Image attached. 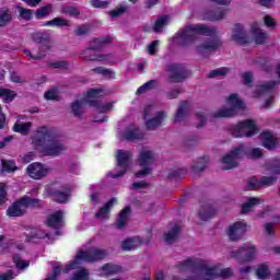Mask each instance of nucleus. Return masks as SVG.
I'll list each match as a JSON object with an SVG mask.
<instances>
[{
    "mask_svg": "<svg viewBox=\"0 0 280 280\" xmlns=\"http://www.w3.org/2000/svg\"><path fill=\"white\" fill-rule=\"evenodd\" d=\"M32 144L45 156H60L62 152H67V145L47 127L37 128L32 137Z\"/></svg>",
    "mask_w": 280,
    "mask_h": 280,
    "instance_id": "f257e3e1",
    "label": "nucleus"
},
{
    "mask_svg": "<svg viewBox=\"0 0 280 280\" xmlns=\"http://www.w3.org/2000/svg\"><path fill=\"white\" fill-rule=\"evenodd\" d=\"M215 32H218L215 27L209 28V26L203 24H188L176 33V38H179L180 47H187L198 40L196 34L201 36H214Z\"/></svg>",
    "mask_w": 280,
    "mask_h": 280,
    "instance_id": "f03ea898",
    "label": "nucleus"
},
{
    "mask_svg": "<svg viewBox=\"0 0 280 280\" xmlns=\"http://www.w3.org/2000/svg\"><path fill=\"white\" fill-rule=\"evenodd\" d=\"M113 43V37L106 35L103 37H94L90 40L88 48L82 50L81 58L84 60H90L91 62H106L110 55L100 54L106 45Z\"/></svg>",
    "mask_w": 280,
    "mask_h": 280,
    "instance_id": "7ed1b4c3",
    "label": "nucleus"
},
{
    "mask_svg": "<svg viewBox=\"0 0 280 280\" xmlns=\"http://www.w3.org/2000/svg\"><path fill=\"white\" fill-rule=\"evenodd\" d=\"M242 154H246L248 159H261V156H264L261 149L254 148L249 151H244V144H241L222 158V163L225 165L223 170H234V167H238L240 164L237 163V160Z\"/></svg>",
    "mask_w": 280,
    "mask_h": 280,
    "instance_id": "20e7f679",
    "label": "nucleus"
},
{
    "mask_svg": "<svg viewBox=\"0 0 280 280\" xmlns=\"http://www.w3.org/2000/svg\"><path fill=\"white\" fill-rule=\"evenodd\" d=\"M33 43L42 44V46L38 47V51L36 54H33L30 49H24L23 54L27 58H31V60H43L47 57V51L51 50V35L49 33H33L31 35Z\"/></svg>",
    "mask_w": 280,
    "mask_h": 280,
    "instance_id": "39448f33",
    "label": "nucleus"
},
{
    "mask_svg": "<svg viewBox=\"0 0 280 280\" xmlns=\"http://www.w3.org/2000/svg\"><path fill=\"white\" fill-rule=\"evenodd\" d=\"M228 104H230L232 107L218 109L212 114L213 119L235 117V115H237V110H245L246 108L244 101H242L237 94H231L228 98Z\"/></svg>",
    "mask_w": 280,
    "mask_h": 280,
    "instance_id": "423d86ee",
    "label": "nucleus"
},
{
    "mask_svg": "<svg viewBox=\"0 0 280 280\" xmlns=\"http://www.w3.org/2000/svg\"><path fill=\"white\" fill-rule=\"evenodd\" d=\"M231 132L232 137L240 139L243 137H255V135H259V129H257L255 120L246 119L232 127Z\"/></svg>",
    "mask_w": 280,
    "mask_h": 280,
    "instance_id": "0eeeda50",
    "label": "nucleus"
},
{
    "mask_svg": "<svg viewBox=\"0 0 280 280\" xmlns=\"http://www.w3.org/2000/svg\"><path fill=\"white\" fill-rule=\"evenodd\" d=\"M108 257V252L106 249L91 247L86 250H79L75 259L79 261H89L90 264H95L106 259Z\"/></svg>",
    "mask_w": 280,
    "mask_h": 280,
    "instance_id": "6e6552de",
    "label": "nucleus"
},
{
    "mask_svg": "<svg viewBox=\"0 0 280 280\" xmlns=\"http://www.w3.org/2000/svg\"><path fill=\"white\" fill-rule=\"evenodd\" d=\"M231 257L237 259L240 264H250L257 258V247L255 245L245 244L237 250L231 253Z\"/></svg>",
    "mask_w": 280,
    "mask_h": 280,
    "instance_id": "1a4fd4ad",
    "label": "nucleus"
},
{
    "mask_svg": "<svg viewBox=\"0 0 280 280\" xmlns=\"http://www.w3.org/2000/svg\"><path fill=\"white\" fill-rule=\"evenodd\" d=\"M117 167H120V171L115 174H109L112 178H121V176H125L128 172V168L130 167V162L132 161V153L124 150L117 151Z\"/></svg>",
    "mask_w": 280,
    "mask_h": 280,
    "instance_id": "9d476101",
    "label": "nucleus"
},
{
    "mask_svg": "<svg viewBox=\"0 0 280 280\" xmlns=\"http://www.w3.org/2000/svg\"><path fill=\"white\" fill-rule=\"evenodd\" d=\"M166 71L171 73L168 82H173V84H178L187 80V68L183 63H170L166 66Z\"/></svg>",
    "mask_w": 280,
    "mask_h": 280,
    "instance_id": "9b49d317",
    "label": "nucleus"
},
{
    "mask_svg": "<svg viewBox=\"0 0 280 280\" xmlns=\"http://www.w3.org/2000/svg\"><path fill=\"white\" fill-rule=\"evenodd\" d=\"M138 162L143 170L138 171L135 174L136 178L148 176V174H150V165L154 163V153L150 150H142L138 156Z\"/></svg>",
    "mask_w": 280,
    "mask_h": 280,
    "instance_id": "f8f14e48",
    "label": "nucleus"
},
{
    "mask_svg": "<svg viewBox=\"0 0 280 280\" xmlns=\"http://www.w3.org/2000/svg\"><path fill=\"white\" fill-rule=\"evenodd\" d=\"M177 268L179 270H183L185 268H189L190 270H200L203 272V275H211L213 272V269H209V266L205 264L202 260H194L191 258H187L186 260H183L178 262Z\"/></svg>",
    "mask_w": 280,
    "mask_h": 280,
    "instance_id": "ddd939ff",
    "label": "nucleus"
},
{
    "mask_svg": "<svg viewBox=\"0 0 280 280\" xmlns=\"http://www.w3.org/2000/svg\"><path fill=\"white\" fill-rule=\"evenodd\" d=\"M220 47H222V39H220V37H214L207 39L201 45L197 46V51L199 55H201L202 58H207V54L218 51Z\"/></svg>",
    "mask_w": 280,
    "mask_h": 280,
    "instance_id": "4468645a",
    "label": "nucleus"
},
{
    "mask_svg": "<svg viewBox=\"0 0 280 280\" xmlns=\"http://www.w3.org/2000/svg\"><path fill=\"white\" fill-rule=\"evenodd\" d=\"M26 174L30 178H33V180H40L49 174V168L45 167L42 163L35 162L27 166Z\"/></svg>",
    "mask_w": 280,
    "mask_h": 280,
    "instance_id": "2eb2a0df",
    "label": "nucleus"
},
{
    "mask_svg": "<svg viewBox=\"0 0 280 280\" xmlns=\"http://www.w3.org/2000/svg\"><path fill=\"white\" fill-rule=\"evenodd\" d=\"M49 196L54 202H58L59 205H67L71 196V187L69 185H63L58 189L51 190Z\"/></svg>",
    "mask_w": 280,
    "mask_h": 280,
    "instance_id": "dca6fc26",
    "label": "nucleus"
},
{
    "mask_svg": "<svg viewBox=\"0 0 280 280\" xmlns=\"http://www.w3.org/2000/svg\"><path fill=\"white\" fill-rule=\"evenodd\" d=\"M150 117V109H144L143 112V119H144V126L147 130H156V128H160V126L163 124V119H165V113L164 112H158L155 117L148 119Z\"/></svg>",
    "mask_w": 280,
    "mask_h": 280,
    "instance_id": "f3484780",
    "label": "nucleus"
},
{
    "mask_svg": "<svg viewBox=\"0 0 280 280\" xmlns=\"http://www.w3.org/2000/svg\"><path fill=\"white\" fill-rule=\"evenodd\" d=\"M245 233H246V223L242 221H237L233 223L228 229V236L230 237L231 242H237V240H242Z\"/></svg>",
    "mask_w": 280,
    "mask_h": 280,
    "instance_id": "a211bd4d",
    "label": "nucleus"
},
{
    "mask_svg": "<svg viewBox=\"0 0 280 280\" xmlns=\"http://www.w3.org/2000/svg\"><path fill=\"white\" fill-rule=\"evenodd\" d=\"M232 40L237 45H248L250 44V39L246 34V30H244V25L235 24L232 34Z\"/></svg>",
    "mask_w": 280,
    "mask_h": 280,
    "instance_id": "6ab92c4d",
    "label": "nucleus"
},
{
    "mask_svg": "<svg viewBox=\"0 0 280 280\" xmlns=\"http://www.w3.org/2000/svg\"><path fill=\"white\" fill-rule=\"evenodd\" d=\"M208 270H212L211 273H206V278L203 280H211V279H218V277H221L222 279H230V277H233V269L225 268L221 269L218 268V266L208 267Z\"/></svg>",
    "mask_w": 280,
    "mask_h": 280,
    "instance_id": "aec40b11",
    "label": "nucleus"
},
{
    "mask_svg": "<svg viewBox=\"0 0 280 280\" xmlns=\"http://www.w3.org/2000/svg\"><path fill=\"white\" fill-rule=\"evenodd\" d=\"M217 210L211 206V203L205 201L200 205L198 217L202 222H208V220H213L215 218Z\"/></svg>",
    "mask_w": 280,
    "mask_h": 280,
    "instance_id": "412c9836",
    "label": "nucleus"
},
{
    "mask_svg": "<svg viewBox=\"0 0 280 280\" xmlns=\"http://www.w3.org/2000/svg\"><path fill=\"white\" fill-rule=\"evenodd\" d=\"M122 137L126 141L135 143V141H143L145 139V132L141 131V129L137 126L127 129Z\"/></svg>",
    "mask_w": 280,
    "mask_h": 280,
    "instance_id": "4be33fe9",
    "label": "nucleus"
},
{
    "mask_svg": "<svg viewBox=\"0 0 280 280\" xmlns=\"http://www.w3.org/2000/svg\"><path fill=\"white\" fill-rule=\"evenodd\" d=\"M47 225L50 226V229H62V226H65V212L58 210L49 214Z\"/></svg>",
    "mask_w": 280,
    "mask_h": 280,
    "instance_id": "5701e85b",
    "label": "nucleus"
},
{
    "mask_svg": "<svg viewBox=\"0 0 280 280\" xmlns=\"http://www.w3.org/2000/svg\"><path fill=\"white\" fill-rule=\"evenodd\" d=\"M261 144L266 150H277V139L269 130L261 132Z\"/></svg>",
    "mask_w": 280,
    "mask_h": 280,
    "instance_id": "b1692460",
    "label": "nucleus"
},
{
    "mask_svg": "<svg viewBox=\"0 0 280 280\" xmlns=\"http://www.w3.org/2000/svg\"><path fill=\"white\" fill-rule=\"evenodd\" d=\"M25 205H23V201L20 199L8 208L7 215H9V218H21V215L25 214Z\"/></svg>",
    "mask_w": 280,
    "mask_h": 280,
    "instance_id": "393cba45",
    "label": "nucleus"
},
{
    "mask_svg": "<svg viewBox=\"0 0 280 280\" xmlns=\"http://www.w3.org/2000/svg\"><path fill=\"white\" fill-rule=\"evenodd\" d=\"M14 21V14L8 7L0 8V27H8Z\"/></svg>",
    "mask_w": 280,
    "mask_h": 280,
    "instance_id": "a878e982",
    "label": "nucleus"
},
{
    "mask_svg": "<svg viewBox=\"0 0 280 280\" xmlns=\"http://www.w3.org/2000/svg\"><path fill=\"white\" fill-rule=\"evenodd\" d=\"M252 32L254 34V40H255L256 45H264V43H266V40H268V33L261 31V28H259L257 22H255L252 25Z\"/></svg>",
    "mask_w": 280,
    "mask_h": 280,
    "instance_id": "bb28decb",
    "label": "nucleus"
},
{
    "mask_svg": "<svg viewBox=\"0 0 280 280\" xmlns=\"http://www.w3.org/2000/svg\"><path fill=\"white\" fill-rule=\"evenodd\" d=\"M132 209L130 206H126L118 214L116 220V228L117 229H126V224H128V218L131 213Z\"/></svg>",
    "mask_w": 280,
    "mask_h": 280,
    "instance_id": "cd10ccee",
    "label": "nucleus"
},
{
    "mask_svg": "<svg viewBox=\"0 0 280 280\" xmlns=\"http://www.w3.org/2000/svg\"><path fill=\"white\" fill-rule=\"evenodd\" d=\"M88 105L91 108H96L97 113H108V110H112L114 104L113 103H106L102 104V101L100 100H88Z\"/></svg>",
    "mask_w": 280,
    "mask_h": 280,
    "instance_id": "c85d7f7f",
    "label": "nucleus"
},
{
    "mask_svg": "<svg viewBox=\"0 0 280 280\" xmlns=\"http://www.w3.org/2000/svg\"><path fill=\"white\" fill-rule=\"evenodd\" d=\"M33 122H21V120H18L13 126V131L19 132L20 135H23L26 137V135H30V131L32 130Z\"/></svg>",
    "mask_w": 280,
    "mask_h": 280,
    "instance_id": "c756f323",
    "label": "nucleus"
},
{
    "mask_svg": "<svg viewBox=\"0 0 280 280\" xmlns=\"http://www.w3.org/2000/svg\"><path fill=\"white\" fill-rule=\"evenodd\" d=\"M207 165H209V156L203 155L199 158L197 162L191 166L194 174H202L203 170H207Z\"/></svg>",
    "mask_w": 280,
    "mask_h": 280,
    "instance_id": "7c9ffc66",
    "label": "nucleus"
},
{
    "mask_svg": "<svg viewBox=\"0 0 280 280\" xmlns=\"http://www.w3.org/2000/svg\"><path fill=\"white\" fill-rule=\"evenodd\" d=\"M115 205V198L109 199L98 211L95 213V218L106 220L108 213H110V206Z\"/></svg>",
    "mask_w": 280,
    "mask_h": 280,
    "instance_id": "2f4dec72",
    "label": "nucleus"
},
{
    "mask_svg": "<svg viewBox=\"0 0 280 280\" xmlns=\"http://www.w3.org/2000/svg\"><path fill=\"white\" fill-rule=\"evenodd\" d=\"M178 235H180V225H174L165 235L164 240L166 244H174L176 240H178Z\"/></svg>",
    "mask_w": 280,
    "mask_h": 280,
    "instance_id": "473e14b6",
    "label": "nucleus"
},
{
    "mask_svg": "<svg viewBox=\"0 0 280 280\" xmlns=\"http://www.w3.org/2000/svg\"><path fill=\"white\" fill-rule=\"evenodd\" d=\"M188 108H189V103L187 101H183L179 103L177 113L175 114V117H174L175 124L183 121V119L185 118V113H187Z\"/></svg>",
    "mask_w": 280,
    "mask_h": 280,
    "instance_id": "72a5a7b5",
    "label": "nucleus"
},
{
    "mask_svg": "<svg viewBox=\"0 0 280 280\" xmlns=\"http://www.w3.org/2000/svg\"><path fill=\"white\" fill-rule=\"evenodd\" d=\"M256 276L258 279H268L270 277V265L268 262H261L257 266Z\"/></svg>",
    "mask_w": 280,
    "mask_h": 280,
    "instance_id": "f704fd0d",
    "label": "nucleus"
},
{
    "mask_svg": "<svg viewBox=\"0 0 280 280\" xmlns=\"http://www.w3.org/2000/svg\"><path fill=\"white\" fill-rule=\"evenodd\" d=\"M261 202L260 198L252 197L247 200V202L242 205L241 213H250L253 211V207H257Z\"/></svg>",
    "mask_w": 280,
    "mask_h": 280,
    "instance_id": "c9c22d12",
    "label": "nucleus"
},
{
    "mask_svg": "<svg viewBox=\"0 0 280 280\" xmlns=\"http://www.w3.org/2000/svg\"><path fill=\"white\" fill-rule=\"evenodd\" d=\"M275 86H277V81H267L257 88L258 95H264L265 93H272L275 91Z\"/></svg>",
    "mask_w": 280,
    "mask_h": 280,
    "instance_id": "e433bc0d",
    "label": "nucleus"
},
{
    "mask_svg": "<svg viewBox=\"0 0 280 280\" xmlns=\"http://www.w3.org/2000/svg\"><path fill=\"white\" fill-rule=\"evenodd\" d=\"M52 12H54V4L48 3L37 9L35 12V16L36 19H45L49 16V14H51Z\"/></svg>",
    "mask_w": 280,
    "mask_h": 280,
    "instance_id": "4c0bfd02",
    "label": "nucleus"
},
{
    "mask_svg": "<svg viewBox=\"0 0 280 280\" xmlns=\"http://www.w3.org/2000/svg\"><path fill=\"white\" fill-rule=\"evenodd\" d=\"M44 25L50 27H69V20H65V18H55L45 22Z\"/></svg>",
    "mask_w": 280,
    "mask_h": 280,
    "instance_id": "58836bf2",
    "label": "nucleus"
},
{
    "mask_svg": "<svg viewBox=\"0 0 280 280\" xmlns=\"http://www.w3.org/2000/svg\"><path fill=\"white\" fill-rule=\"evenodd\" d=\"M16 10L19 11V18L23 21H32L34 16V11L32 9H25L21 4H16Z\"/></svg>",
    "mask_w": 280,
    "mask_h": 280,
    "instance_id": "ea45409f",
    "label": "nucleus"
},
{
    "mask_svg": "<svg viewBox=\"0 0 280 280\" xmlns=\"http://www.w3.org/2000/svg\"><path fill=\"white\" fill-rule=\"evenodd\" d=\"M71 110L74 117L78 119H82V115H84V104L82 101H77L71 104Z\"/></svg>",
    "mask_w": 280,
    "mask_h": 280,
    "instance_id": "a19ab883",
    "label": "nucleus"
},
{
    "mask_svg": "<svg viewBox=\"0 0 280 280\" xmlns=\"http://www.w3.org/2000/svg\"><path fill=\"white\" fill-rule=\"evenodd\" d=\"M103 272H105V275H119V272H121V266L119 265H113V264H105L102 267Z\"/></svg>",
    "mask_w": 280,
    "mask_h": 280,
    "instance_id": "79ce46f5",
    "label": "nucleus"
},
{
    "mask_svg": "<svg viewBox=\"0 0 280 280\" xmlns=\"http://www.w3.org/2000/svg\"><path fill=\"white\" fill-rule=\"evenodd\" d=\"M71 280H91V272L88 269L81 268L72 275Z\"/></svg>",
    "mask_w": 280,
    "mask_h": 280,
    "instance_id": "37998d69",
    "label": "nucleus"
},
{
    "mask_svg": "<svg viewBox=\"0 0 280 280\" xmlns=\"http://www.w3.org/2000/svg\"><path fill=\"white\" fill-rule=\"evenodd\" d=\"M0 97H4V103L10 104V102H13L14 97H16V93L10 89H1Z\"/></svg>",
    "mask_w": 280,
    "mask_h": 280,
    "instance_id": "c03bdc74",
    "label": "nucleus"
},
{
    "mask_svg": "<svg viewBox=\"0 0 280 280\" xmlns=\"http://www.w3.org/2000/svg\"><path fill=\"white\" fill-rule=\"evenodd\" d=\"M155 85H156V81L150 80L144 84H142L140 88H138L136 93L137 95H143V93H148V91H152V89H154Z\"/></svg>",
    "mask_w": 280,
    "mask_h": 280,
    "instance_id": "a18cd8bd",
    "label": "nucleus"
},
{
    "mask_svg": "<svg viewBox=\"0 0 280 280\" xmlns=\"http://www.w3.org/2000/svg\"><path fill=\"white\" fill-rule=\"evenodd\" d=\"M102 93H104V90L102 89H90L86 92V104H89V100H100V97H102Z\"/></svg>",
    "mask_w": 280,
    "mask_h": 280,
    "instance_id": "49530a36",
    "label": "nucleus"
},
{
    "mask_svg": "<svg viewBox=\"0 0 280 280\" xmlns=\"http://www.w3.org/2000/svg\"><path fill=\"white\" fill-rule=\"evenodd\" d=\"M20 200L24 205V209H27V207H40V199L22 197Z\"/></svg>",
    "mask_w": 280,
    "mask_h": 280,
    "instance_id": "de8ad7c7",
    "label": "nucleus"
},
{
    "mask_svg": "<svg viewBox=\"0 0 280 280\" xmlns=\"http://www.w3.org/2000/svg\"><path fill=\"white\" fill-rule=\"evenodd\" d=\"M92 73L96 75H102L103 78H113V70L104 67H96L92 69Z\"/></svg>",
    "mask_w": 280,
    "mask_h": 280,
    "instance_id": "09e8293b",
    "label": "nucleus"
},
{
    "mask_svg": "<svg viewBox=\"0 0 280 280\" xmlns=\"http://www.w3.org/2000/svg\"><path fill=\"white\" fill-rule=\"evenodd\" d=\"M267 172H270V174L273 175L280 174V158L271 161V163L267 167Z\"/></svg>",
    "mask_w": 280,
    "mask_h": 280,
    "instance_id": "8fccbe9b",
    "label": "nucleus"
},
{
    "mask_svg": "<svg viewBox=\"0 0 280 280\" xmlns=\"http://www.w3.org/2000/svg\"><path fill=\"white\" fill-rule=\"evenodd\" d=\"M225 14H226V10L222 8H218L217 10H214V12L211 13V15L208 19L210 21H222Z\"/></svg>",
    "mask_w": 280,
    "mask_h": 280,
    "instance_id": "3c124183",
    "label": "nucleus"
},
{
    "mask_svg": "<svg viewBox=\"0 0 280 280\" xmlns=\"http://www.w3.org/2000/svg\"><path fill=\"white\" fill-rule=\"evenodd\" d=\"M50 264L52 266V273L46 280H57L60 272H62V267L60 266V262H50Z\"/></svg>",
    "mask_w": 280,
    "mask_h": 280,
    "instance_id": "603ef678",
    "label": "nucleus"
},
{
    "mask_svg": "<svg viewBox=\"0 0 280 280\" xmlns=\"http://www.w3.org/2000/svg\"><path fill=\"white\" fill-rule=\"evenodd\" d=\"M166 23H167V16H165V15L160 16L153 25V32H155V33L161 32L163 30V27H165Z\"/></svg>",
    "mask_w": 280,
    "mask_h": 280,
    "instance_id": "864d4df0",
    "label": "nucleus"
},
{
    "mask_svg": "<svg viewBox=\"0 0 280 280\" xmlns=\"http://www.w3.org/2000/svg\"><path fill=\"white\" fill-rule=\"evenodd\" d=\"M230 69L229 68H219V69H214L212 71L209 72L208 78L212 79V78H219L222 77L224 78V75H226V73H229Z\"/></svg>",
    "mask_w": 280,
    "mask_h": 280,
    "instance_id": "5fc2aeb1",
    "label": "nucleus"
},
{
    "mask_svg": "<svg viewBox=\"0 0 280 280\" xmlns=\"http://www.w3.org/2000/svg\"><path fill=\"white\" fill-rule=\"evenodd\" d=\"M90 33H91V25H89V24L80 25L74 31V34L77 36H86V34H90Z\"/></svg>",
    "mask_w": 280,
    "mask_h": 280,
    "instance_id": "6e6d98bb",
    "label": "nucleus"
},
{
    "mask_svg": "<svg viewBox=\"0 0 280 280\" xmlns=\"http://www.w3.org/2000/svg\"><path fill=\"white\" fill-rule=\"evenodd\" d=\"M2 170H4V172H16L19 167H16V163H14V161L2 160Z\"/></svg>",
    "mask_w": 280,
    "mask_h": 280,
    "instance_id": "4d7b16f0",
    "label": "nucleus"
},
{
    "mask_svg": "<svg viewBox=\"0 0 280 280\" xmlns=\"http://www.w3.org/2000/svg\"><path fill=\"white\" fill-rule=\"evenodd\" d=\"M277 183V177L275 176H262L260 179L261 187H271Z\"/></svg>",
    "mask_w": 280,
    "mask_h": 280,
    "instance_id": "13d9d810",
    "label": "nucleus"
},
{
    "mask_svg": "<svg viewBox=\"0 0 280 280\" xmlns=\"http://www.w3.org/2000/svg\"><path fill=\"white\" fill-rule=\"evenodd\" d=\"M13 261L16 265V267L21 268L22 270H24V268H27V266H30V261L22 260L19 254L13 255Z\"/></svg>",
    "mask_w": 280,
    "mask_h": 280,
    "instance_id": "bf43d9fd",
    "label": "nucleus"
},
{
    "mask_svg": "<svg viewBox=\"0 0 280 280\" xmlns=\"http://www.w3.org/2000/svg\"><path fill=\"white\" fill-rule=\"evenodd\" d=\"M187 174V168H177L170 171L168 178H182V176H185Z\"/></svg>",
    "mask_w": 280,
    "mask_h": 280,
    "instance_id": "052dcab7",
    "label": "nucleus"
},
{
    "mask_svg": "<svg viewBox=\"0 0 280 280\" xmlns=\"http://www.w3.org/2000/svg\"><path fill=\"white\" fill-rule=\"evenodd\" d=\"M247 187L248 189H252L253 191H255V189H259V187H261V182H259L257 177L253 176L248 179Z\"/></svg>",
    "mask_w": 280,
    "mask_h": 280,
    "instance_id": "680f3d73",
    "label": "nucleus"
},
{
    "mask_svg": "<svg viewBox=\"0 0 280 280\" xmlns=\"http://www.w3.org/2000/svg\"><path fill=\"white\" fill-rule=\"evenodd\" d=\"M92 8H100L106 10L110 5V1L91 0Z\"/></svg>",
    "mask_w": 280,
    "mask_h": 280,
    "instance_id": "e2e57ef3",
    "label": "nucleus"
},
{
    "mask_svg": "<svg viewBox=\"0 0 280 280\" xmlns=\"http://www.w3.org/2000/svg\"><path fill=\"white\" fill-rule=\"evenodd\" d=\"M11 82H14L15 84H25V79L21 75H19V73L16 72H11L10 75Z\"/></svg>",
    "mask_w": 280,
    "mask_h": 280,
    "instance_id": "0e129e2a",
    "label": "nucleus"
},
{
    "mask_svg": "<svg viewBox=\"0 0 280 280\" xmlns=\"http://www.w3.org/2000/svg\"><path fill=\"white\" fill-rule=\"evenodd\" d=\"M196 116L199 119V124L197 125V128H205V126L207 125V117H205V113L197 112Z\"/></svg>",
    "mask_w": 280,
    "mask_h": 280,
    "instance_id": "69168bd1",
    "label": "nucleus"
},
{
    "mask_svg": "<svg viewBox=\"0 0 280 280\" xmlns=\"http://www.w3.org/2000/svg\"><path fill=\"white\" fill-rule=\"evenodd\" d=\"M45 100H58V90L52 89L44 94Z\"/></svg>",
    "mask_w": 280,
    "mask_h": 280,
    "instance_id": "338daca9",
    "label": "nucleus"
},
{
    "mask_svg": "<svg viewBox=\"0 0 280 280\" xmlns=\"http://www.w3.org/2000/svg\"><path fill=\"white\" fill-rule=\"evenodd\" d=\"M264 21H265L266 27H271L272 30L273 27H277V22L272 19V16L265 15Z\"/></svg>",
    "mask_w": 280,
    "mask_h": 280,
    "instance_id": "774afa93",
    "label": "nucleus"
}]
</instances>
